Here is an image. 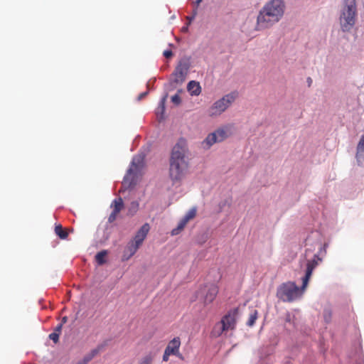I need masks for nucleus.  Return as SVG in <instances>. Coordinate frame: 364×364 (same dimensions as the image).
I'll return each instance as SVG.
<instances>
[{
  "mask_svg": "<svg viewBox=\"0 0 364 364\" xmlns=\"http://www.w3.org/2000/svg\"><path fill=\"white\" fill-rule=\"evenodd\" d=\"M107 252H99L95 256V260L98 265H102L106 262L105 257Z\"/></svg>",
  "mask_w": 364,
  "mask_h": 364,
  "instance_id": "nucleus-21",
  "label": "nucleus"
},
{
  "mask_svg": "<svg viewBox=\"0 0 364 364\" xmlns=\"http://www.w3.org/2000/svg\"><path fill=\"white\" fill-rule=\"evenodd\" d=\"M236 314L237 309H234L233 311H229L222 318L220 322L223 325V329L228 331L235 328L236 325Z\"/></svg>",
  "mask_w": 364,
  "mask_h": 364,
  "instance_id": "nucleus-12",
  "label": "nucleus"
},
{
  "mask_svg": "<svg viewBox=\"0 0 364 364\" xmlns=\"http://www.w3.org/2000/svg\"><path fill=\"white\" fill-rule=\"evenodd\" d=\"M196 208H193L190 209L184 217L179 221L176 228L171 230L172 235H177L184 229L187 223L196 215Z\"/></svg>",
  "mask_w": 364,
  "mask_h": 364,
  "instance_id": "nucleus-11",
  "label": "nucleus"
},
{
  "mask_svg": "<svg viewBox=\"0 0 364 364\" xmlns=\"http://www.w3.org/2000/svg\"><path fill=\"white\" fill-rule=\"evenodd\" d=\"M144 166V155L138 154L132 159L129 168L123 181V186L127 188L134 186L141 176Z\"/></svg>",
  "mask_w": 364,
  "mask_h": 364,
  "instance_id": "nucleus-4",
  "label": "nucleus"
},
{
  "mask_svg": "<svg viewBox=\"0 0 364 364\" xmlns=\"http://www.w3.org/2000/svg\"><path fill=\"white\" fill-rule=\"evenodd\" d=\"M224 331H227L226 329H223V325L220 321L214 326L211 334L214 337H219L222 335Z\"/></svg>",
  "mask_w": 364,
  "mask_h": 364,
  "instance_id": "nucleus-20",
  "label": "nucleus"
},
{
  "mask_svg": "<svg viewBox=\"0 0 364 364\" xmlns=\"http://www.w3.org/2000/svg\"><path fill=\"white\" fill-rule=\"evenodd\" d=\"M102 349V347L101 346H98L97 348L92 350L89 353H87V355H85L83 358V359L78 362L80 364H87L88 363L90 360H92L99 353L100 351Z\"/></svg>",
  "mask_w": 364,
  "mask_h": 364,
  "instance_id": "nucleus-19",
  "label": "nucleus"
},
{
  "mask_svg": "<svg viewBox=\"0 0 364 364\" xmlns=\"http://www.w3.org/2000/svg\"><path fill=\"white\" fill-rule=\"evenodd\" d=\"M322 261L318 255H314V257L307 260L305 276L302 278V286L298 287L295 282H287L282 284L277 289V296L284 302H292L302 296L314 269Z\"/></svg>",
  "mask_w": 364,
  "mask_h": 364,
  "instance_id": "nucleus-1",
  "label": "nucleus"
},
{
  "mask_svg": "<svg viewBox=\"0 0 364 364\" xmlns=\"http://www.w3.org/2000/svg\"><path fill=\"white\" fill-rule=\"evenodd\" d=\"M171 102L176 105H179L181 102L180 96L178 94L172 96Z\"/></svg>",
  "mask_w": 364,
  "mask_h": 364,
  "instance_id": "nucleus-28",
  "label": "nucleus"
},
{
  "mask_svg": "<svg viewBox=\"0 0 364 364\" xmlns=\"http://www.w3.org/2000/svg\"><path fill=\"white\" fill-rule=\"evenodd\" d=\"M164 55L166 58H168L170 57H171L173 55V53L171 50H165L164 52Z\"/></svg>",
  "mask_w": 364,
  "mask_h": 364,
  "instance_id": "nucleus-32",
  "label": "nucleus"
},
{
  "mask_svg": "<svg viewBox=\"0 0 364 364\" xmlns=\"http://www.w3.org/2000/svg\"><path fill=\"white\" fill-rule=\"evenodd\" d=\"M76 364H80L79 363H76Z\"/></svg>",
  "mask_w": 364,
  "mask_h": 364,
  "instance_id": "nucleus-38",
  "label": "nucleus"
},
{
  "mask_svg": "<svg viewBox=\"0 0 364 364\" xmlns=\"http://www.w3.org/2000/svg\"><path fill=\"white\" fill-rule=\"evenodd\" d=\"M133 255H134V252H131V253L129 254V255L127 257H126V258H125V259H129V258H130ZM123 260H124V259H123Z\"/></svg>",
  "mask_w": 364,
  "mask_h": 364,
  "instance_id": "nucleus-36",
  "label": "nucleus"
},
{
  "mask_svg": "<svg viewBox=\"0 0 364 364\" xmlns=\"http://www.w3.org/2000/svg\"><path fill=\"white\" fill-rule=\"evenodd\" d=\"M62 328H63V323H59L55 328V330H54V333H58V334L60 335V333H61V331H62Z\"/></svg>",
  "mask_w": 364,
  "mask_h": 364,
  "instance_id": "nucleus-30",
  "label": "nucleus"
},
{
  "mask_svg": "<svg viewBox=\"0 0 364 364\" xmlns=\"http://www.w3.org/2000/svg\"><path fill=\"white\" fill-rule=\"evenodd\" d=\"M139 204L137 201H132L128 210V215L133 216L139 210Z\"/></svg>",
  "mask_w": 364,
  "mask_h": 364,
  "instance_id": "nucleus-22",
  "label": "nucleus"
},
{
  "mask_svg": "<svg viewBox=\"0 0 364 364\" xmlns=\"http://www.w3.org/2000/svg\"><path fill=\"white\" fill-rule=\"evenodd\" d=\"M331 311L329 309H325L323 311V318L326 323H329L331 320Z\"/></svg>",
  "mask_w": 364,
  "mask_h": 364,
  "instance_id": "nucleus-26",
  "label": "nucleus"
},
{
  "mask_svg": "<svg viewBox=\"0 0 364 364\" xmlns=\"http://www.w3.org/2000/svg\"><path fill=\"white\" fill-rule=\"evenodd\" d=\"M257 314H258L257 311L254 310L253 312L250 315L247 323V324L249 326H252L255 324V323L257 318Z\"/></svg>",
  "mask_w": 364,
  "mask_h": 364,
  "instance_id": "nucleus-23",
  "label": "nucleus"
},
{
  "mask_svg": "<svg viewBox=\"0 0 364 364\" xmlns=\"http://www.w3.org/2000/svg\"><path fill=\"white\" fill-rule=\"evenodd\" d=\"M187 150L186 140L180 139L172 149L170 161H187L186 160Z\"/></svg>",
  "mask_w": 364,
  "mask_h": 364,
  "instance_id": "nucleus-8",
  "label": "nucleus"
},
{
  "mask_svg": "<svg viewBox=\"0 0 364 364\" xmlns=\"http://www.w3.org/2000/svg\"><path fill=\"white\" fill-rule=\"evenodd\" d=\"M238 93L237 92H232L215 101L208 109L209 116L216 117L220 115L235 102Z\"/></svg>",
  "mask_w": 364,
  "mask_h": 364,
  "instance_id": "nucleus-5",
  "label": "nucleus"
},
{
  "mask_svg": "<svg viewBox=\"0 0 364 364\" xmlns=\"http://www.w3.org/2000/svg\"><path fill=\"white\" fill-rule=\"evenodd\" d=\"M308 82H309V84L311 82V79L310 77L308 79Z\"/></svg>",
  "mask_w": 364,
  "mask_h": 364,
  "instance_id": "nucleus-37",
  "label": "nucleus"
},
{
  "mask_svg": "<svg viewBox=\"0 0 364 364\" xmlns=\"http://www.w3.org/2000/svg\"><path fill=\"white\" fill-rule=\"evenodd\" d=\"M172 353L168 351L166 349H165L164 354L163 355V360L167 361L168 360V357Z\"/></svg>",
  "mask_w": 364,
  "mask_h": 364,
  "instance_id": "nucleus-29",
  "label": "nucleus"
},
{
  "mask_svg": "<svg viewBox=\"0 0 364 364\" xmlns=\"http://www.w3.org/2000/svg\"><path fill=\"white\" fill-rule=\"evenodd\" d=\"M72 228H63L61 224H55L54 232L60 240H67L69 234L73 232Z\"/></svg>",
  "mask_w": 364,
  "mask_h": 364,
  "instance_id": "nucleus-15",
  "label": "nucleus"
},
{
  "mask_svg": "<svg viewBox=\"0 0 364 364\" xmlns=\"http://www.w3.org/2000/svg\"><path fill=\"white\" fill-rule=\"evenodd\" d=\"M181 345L180 338L176 337L171 340L166 349L171 353L173 355H175L178 353L179 347Z\"/></svg>",
  "mask_w": 364,
  "mask_h": 364,
  "instance_id": "nucleus-18",
  "label": "nucleus"
},
{
  "mask_svg": "<svg viewBox=\"0 0 364 364\" xmlns=\"http://www.w3.org/2000/svg\"><path fill=\"white\" fill-rule=\"evenodd\" d=\"M67 321H68V318H67V316H64V317H63V318H62V321H61V323H63H63H65L67 322Z\"/></svg>",
  "mask_w": 364,
  "mask_h": 364,
  "instance_id": "nucleus-35",
  "label": "nucleus"
},
{
  "mask_svg": "<svg viewBox=\"0 0 364 364\" xmlns=\"http://www.w3.org/2000/svg\"><path fill=\"white\" fill-rule=\"evenodd\" d=\"M355 158L360 166L364 165V134L358 144Z\"/></svg>",
  "mask_w": 364,
  "mask_h": 364,
  "instance_id": "nucleus-16",
  "label": "nucleus"
},
{
  "mask_svg": "<svg viewBox=\"0 0 364 364\" xmlns=\"http://www.w3.org/2000/svg\"><path fill=\"white\" fill-rule=\"evenodd\" d=\"M187 90L191 95L198 96L201 92V87L199 82L194 80L190 81L187 85Z\"/></svg>",
  "mask_w": 364,
  "mask_h": 364,
  "instance_id": "nucleus-17",
  "label": "nucleus"
},
{
  "mask_svg": "<svg viewBox=\"0 0 364 364\" xmlns=\"http://www.w3.org/2000/svg\"><path fill=\"white\" fill-rule=\"evenodd\" d=\"M231 134V128L229 126H225L218 129L214 132L209 134L203 144L207 149H209L213 144L218 142H221L227 139Z\"/></svg>",
  "mask_w": 364,
  "mask_h": 364,
  "instance_id": "nucleus-6",
  "label": "nucleus"
},
{
  "mask_svg": "<svg viewBox=\"0 0 364 364\" xmlns=\"http://www.w3.org/2000/svg\"><path fill=\"white\" fill-rule=\"evenodd\" d=\"M154 356L151 354L145 355L141 358L139 364H151Z\"/></svg>",
  "mask_w": 364,
  "mask_h": 364,
  "instance_id": "nucleus-24",
  "label": "nucleus"
},
{
  "mask_svg": "<svg viewBox=\"0 0 364 364\" xmlns=\"http://www.w3.org/2000/svg\"><path fill=\"white\" fill-rule=\"evenodd\" d=\"M188 161H170L169 176L173 183L180 182L188 169Z\"/></svg>",
  "mask_w": 364,
  "mask_h": 364,
  "instance_id": "nucleus-7",
  "label": "nucleus"
},
{
  "mask_svg": "<svg viewBox=\"0 0 364 364\" xmlns=\"http://www.w3.org/2000/svg\"><path fill=\"white\" fill-rule=\"evenodd\" d=\"M148 94V92H144L142 93H141L139 96H138V100H142L144 97L146 96V95Z\"/></svg>",
  "mask_w": 364,
  "mask_h": 364,
  "instance_id": "nucleus-33",
  "label": "nucleus"
},
{
  "mask_svg": "<svg viewBox=\"0 0 364 364\" xmlns=\"http://www.w3.org/2000/svg\"><path fill=\"white\" fill-rule=\"evenodd\" d=\"M190 68V61L187 58L181 59L176 66L174 73V81L177 83L182 82L188 74Z\"/></svg>",
  "mask_w": 364,
  "mask_h": 364,
  "instance_id": "nucleus-10",
  "label": "nucleus"
},
{
  "mask_svg": "<svg viewBox=\"0 0 364 364\" xmlns=\"http://www.w3.org/2000/svg\"><path fill=\"white\" fill-rule=\"evenodd\" d=\"M197 14V11L194 10L193 16H187L186 18L188 20V24L191 23V22L195 18L196 15Z\"/></svg>",
  "mask_w": 364,
  "mask_h": 364,
  "instance_id": "nucleus-31",
  "label": "nucleus"
},
{
  "mask_svg": "<svg viewBox=\"0 0 364 364\" xmlns=\"http://www.w3.org/2000/svg\"><path fill=\"white\" fill-rule=\"evenodd\" d=\"M111 208L113 210L108 217V222L109 223H113L117 219L118 214L123 209L124 203L122 198L119 197L114 199L111 204Z\"/></svg>",
  "mask_w": 364,
  "mask_h": 364,
  "instance_id": "nucleus-13",
  "label": "nucleus"
},
{
  "mask_svg": "<svg viewBox=\"0 0 364 364\" xmlns=\"http://www.w3.org/2000/svg\"><path fill=\"white\" fill-rule=\"evenodd\" d=\"M203 1V0H196L195 1V4L196 6V9L194 10H196L197 11V9L198 7V6L200 5V4Z\"/></svg>",
  "mask_w": 364,
  "mask_h": 364,
  "instance_id": "nucleus-34",
  "label": "nucleus"
},
{
  "mask_svg": "<svg viewBox=\"0 0 364 364\" xmlns=\"http://www.w3.org/2000/svg\"><path fill=\"white\" fill-rule=\"evenodd\" d=\"M219 291L217 285L211 284L204 286L200 289V294L203 295V303L204 305L211 304L216 298Z\"/></svg>",
  "mask_w": 364,
  "mask_h": 364,
  "instance_id": "nucleus-9",
  "label": "nucleus"
},
{
  "mask_svg": "<svg viewBox=\"0 0 364 364\" xmlns=\"http://www.w3.org/2000/svg\"><path fill=\"white\" fill-rule=\"evenodd\" d=\"M356 0H344L339 17L340 26L343 32H350L357 20Z\"/></svg>",
  "mask_w": 364,
  "mask_h": 364,
  "instance_id": "nucleus-3",
  "label": "nucleus"
},
{
  "mask_svg": "<svg viewBox=\"0 0 364 364\" xmlns=\"http://www.w3.org/2000/svg\"><path fill=\"white\" fill-rule=\"evenodd\" d=\"M285 3L283 0H270L259 11L255 26L256 31L272 28L283 18Z\"/></svg>",
  "mask_w": 364,
  "mask_h": 364,
  "instance_id": "nucleus-2",
  "label": "nucleus"
},
{
  "mask_svg": "<svg viewBox=\"0 0 364 364\" xmlns=\"http://www.w3.org/2000/svg\"><path fill=\"white\" fill-rule=\"evenodd\" d=\"M59 336L60 335L58 333L53 332L49 335V338L52 340L55 343H57L59 341Z\"/></svg>",
  "mask_w": 364,
  "mask_h": 364,
  "instance_id": "nucleus-27",
  "label": "nucleus"
},
{
  "mask_svg": "<svg viewBox=\"0 0 364 364\" xmlns=\"http://www.w3.org/2000/svg\"><path fill=\"white\" fill-rule=\"evenodd\" d=\"M150 230V226L149 223L144 224L141 228L138 230L136 232L133 242H134V245H133L135 249H138L141 244L144 240L145 237H146L149 231Z\"/></svg>",
  "mask_w": 364,
  "mask_h": 364,
  "instance_id": "nucleus-14",
  "label": "nucleus"
},
{
  "mask_svg": "<svg viewBox=\"0 0 364 364\" xmlns=\"http://www.w3.org/2000/svg\"><path fill=\"white\" fill-rule=\"evenodd\" d=\"M167 95H166L161 100L158 110L161 111V114H164L165 112V102L166 100Z\"/></svg>",
  "mask_w": 364,
  "mask_h": 364,
  "instance_id": "nucleus-25",
  "label": "nucleus"
}]
</instances>
